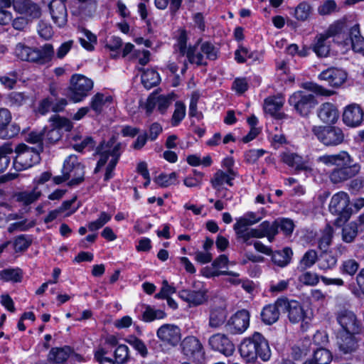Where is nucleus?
Masks as SVG:
<instances>
[{
	"mask_svg": "<svg viewBox=\"0 0 364 364\" xmlns=\"http://www.w3.org/2000/svg\"><path fill=\"white\" fill-rule=\"evenodd\" d=\"M364 113L361 107L356 104L347 106L343 112V122L348 127H355L361 124Z\"/></svg>",
	"mask_w": 364,
	"mask_h": 364,
	"instance_id": "obj_26",
	"label": "nucleus"
},
{
	"mask_svg": "<svg viewBox=\"0 0 364 364\" xmlns=\"http://www.w3.org/2000/svg\"><path fill=\"white\" fill-rule=\"evenodd\" d=\"M31 244V240L25 235L17 237L14 241V247L16 251H23Z\"/></svg>",
	"mask_w": 364,
	"mask_h": 364,
	"instance_id": "obj_64",
	"label": "nucleus"
},
{
	"mask_svg": "<svg viewBox=\"0 0 364 364\" xmlns=\"http://www.w3.org/2000/svg\"><path fill=\"white\" fill-rule=\"evenodd\" d=\"M291 255V250L286 247L282 251H277L272 253V259L277 266L284 267L290 262Z\"/></svg>",
	"mask_w": 364,
	"mask_h": 364,
	"instance_id": "obj_38",
	"label": "nucleus"
},
{
	"mask_svg": "<svg viewBox=\"0 0 364 364\" xmlns=\"http://www.w3.org/2000/svg\"><path fill=\"white\" fill-rule=\"evenodd\" d=\"M111 215L106 212H102L99 218L88 224V229L90 231H95L102 228L107 223L111 220Z\"/></svg>",
	"mask_w": 364,
	"mask_h": 364,
	"instance_id": "obj_56",
	"label": "nucleus"
},
{
	"mask_svg": "<svg viewBox=\"0 0 364 364\" xmlns=\"http://www.w3.org/2000/svg\"><path fill=\"white\" fill-rule=\"evenodd\" d=\"M311 6L305 2L300 3L295 9V17L299 21H305L309 16Z\"/></svg>",
	"mask_w": 364,
	"mask_h": 364,
	"instance_id": "obj_61",
	"label": "nucleus"
},
{
	"mask_svg": "<svg viewBox=\"0 0 364 364\" xmlns=\"http://www.w3.org/2000/svg\"><path fill=\"white\" fill-rule=\"evenodd\" d=\"M16 156L14 160V167L16 171L27 169L38 164L40 160L41 151L30 148L21 144L16 148Z\"/></svg>",
	"mask_w": 364,
	"mask_h": 364,
	"instance_id": "obj_10",
	"label": "nucleus"
},
{
	"mask_svg": "<svg viewBox=\"0 0 364 364\" xmlns=\"http://www.w3.org/2000/svg\"><path fill=\"white\" fill-rule=\"evenodd\" d=\"M337 22H344L347 25V28L340 36V38L341 37L343 39V45L345 46H350L355 52L363 51L364 38L360 35L359 24H353L346 19Z\"/></svg>",
	"mask_w": 364,
	"mask_h": 364,
	"instance_id": "obj_14",
	"label": "nucleus"
},
{
	"mask_svg": "<svg viewBox=\"0 0 364 364\" xmlns=\"http://www.w3.org/2000/svg\"><path fill=\"white\" fill-rule=\"evenodd\" d=\"M176 173L172 172L170 174H161L156 178V183L161 187H168L175 183Z\"/></svg>",
	"mask_w": 364,
	"mask_h": 364,
	"instance_id": "obj_62",
	"label": "nucleus"
},
{
	"mask_svg": "<svg viewBox=\"0 0 364 364\" xmlns=\"http://www.w3.org/2000/svg\"><path fill=\"white\" fill-rule=\"evenodd\" d=\"M112 97L109 96H105L102 93H97L95 95L90 101V108L97 114H99L102 112L103 107L107 102L111 101Z\"/></svg>",
	"mask_w": 364,
	"mask_h": 364,
	"instance_id": "obj_43",
	"label": "nucleus"
},
{
	"mask_svg": "<svg viewBox=\"0 0 364 364\" xmlns=\"http://www.w3.org/2000/svg\"><path fill=\"white\" fill-rule=\"evenodd\" d=\"M49 9L53 21L59 27L64 26L68 21L67 9L64 0H52Z\"/></svg>",
	"mask_w": 364,
	"mask_h": 364,
	"instance_id": "obj_25",
	"label": "nucleus"
},
{
	"mask_svg": "<svg viewBox=\"0 0 364 364\" xmlns=\"http://www.w3.org/2000/svg\"><path fill=\"white\" fill-rule=\"evenodd\" d=\"M242 223V221L235 223L234 225L233 228L237 235V239L245 243L247 245H251L252 244V239L253 237L251 235L249 228H245L246 224Z\"/></svg>",
	"mask_w": 364,
	"mask_h": 364,
	"instance_id": "obj_37",
	"label": "nucleus"
},
{
	"mask_svg": "<svg viewBox=\"0 0 364 364\" xmlns=\"http://www.w3.org/2000/svg\"><path fill=\"white\" fill-rule=\"evenodd\" d=\"M347 28L344 22H335L323 33L318 35L313 46L314 52L318 57H326L330 52V44L328 39L331 37H336V41L339 43L341 34Z\"/></svg>",
	"mask_w": 364,
	"mask_h": 364,
	"instance_id": "obj_5",
	"label": "nucleus"
},
{
	"mask_svg": "<svg viewBox=\"0 0 364 364\" xmlns=\"http://www.w3.org/2000/svg\"><path fill=\"white\" fill-rule=\"evenodd\" d=\"M114 355L115 362L117 364H124L127 363L130 358L129 348L124 344L119 345L115 348Z\"/></svg>",
	"mask_w": 364,
	"mask_h": 364,
	"instance_id": "obj_50",
	"label": "nucleus"
},
{
	"mask_svg": "<svg viewBox=\"0 0 364 364\" xmlns=\"http://www.w3.org/2000/svg\"><path fill=\"white\" fill-rule=\"evenodd\" d=\"M50 122V128H44L41 132H43V137L44 144L46 146L53 144L61 138L60 129L69 132L73 128L72 122L64 117L59 115H54L49 119Z\"/></svg>",
	"mask_w": 364,
	"mask_h": 364,
	"instance_id": "obj_9",
	"label": "nucleus"
},
{
	"mask_svg": "<svg viewBox=\"0 0 364 364\" xmlns=\"http://www.w3.org/2000/svg\"><path fill=\"white\" fill-rule=\"evenodd\" d=\"M80 33L82 36L79 37V41L81 46L88 51L93 50L97 43L96 36L85 28H82Z\"/></svg>",
	"mask_w": 364,
	"mask_h": 364,
	"instance_id": "obj_40",
	"label": "nucleus"
},
{
	"mask_svg": "<svg viewBox=\"0 0 364 364\" xmlns=\"http://www.w3.org/2000/svg\"><path fill=\"white\" fill-rule=\"evenodd\" d=\"M14 9L30 20L38 18L41 15L40 6L31 0H11Z\"/></svg>",
	"mask_w": 364,
	"mask_h": 364,
	"instance_id": "obj_21",
	"label": "nucleus"
},
{
	"mask_svg": "<svg viewBox=\"0 0 364 364\" xmlns=\"http://www.w3.org/2000/svg\"><path fill=\"white\" fill-rule=\"evenodd\" d=\"M289 104L295 112L301 117H307L317 105L315 97L306 91L299 90L294 92L289 98Z\"/></svg>",
	"mask_w": 364,
	"mask_h": 364,
	"instance_id": "obj_11",
	"label": "nucleus"
},
{
	"mask_svg": "<svg viewBox=\"0 0 364 364\" xmlns=\"http://www.w3.org/2000/svg\"><path fill=\"white\" fill-rule=\"evenodd\" d=\"M284 103V98L282 95L270 96L265 99L264 109L277 119H286L287 115L281 112L280 109Z\"/></svg>",
	"mask_w": 364,
	"mask_h": 364,
	"instance_id": "obj_24",
	"label": "nucleus"
},
{
	"mask_svg": "<svg viewBox=\"0 0 364 364\" xmlns=\"http://www.w3.org/2000/svg\"><path fill=\"white\" fill-rule=\"evenodd\" d=\"M360 267L359 263L354 259H347L342 262L340 266V272L343 274L353 276Z\"/></svg>",
	"mask_w": 364,
	"mask_h": 364,
	"instance_id": "obj_48",
	"label": "nucleus"
},
{
	"mask_svg": "<svg viewBox=\"0 0 364 364\" xmlns=\"http://www.w3.org/2000/svg\"><path fill=\"white\" fill-rule=\"evenodd\" d=\"M173 48V53L178 61L186 55L190 63H195L198 65L207 64L204 54L200 51V47L198 48L194 46L187 48V36L185 31L180 33Z\"/></svg>",
	"mask_w": 364,
	"mask_h": 364,
	"instance_id": "obj_6",
	"label": "nucleus"
},
{
	"mask_svg": "<svg viewBox=\"0 0 364 364\" xmlns=\"http://www.w3.org/2000/svg\"><path fill=\"white\" fill-rule=\"evenodd\" d=\"M54 54L53 47L50 43L45 44L41 49L30 47L23 43H18L14 50V55L23 61L44 64L48 62Z\"/></svg>",
	"mask_w": 364,
	"mask_h": 364,
	"instance_id": "obj_4",
	"label": "nucleus"
},
{
	"mask_svg": "<svg viewBox=\"0 0 364 364\" xmlns=\"http://www.w3.org/2000/svg\"><path fill=\"white\" fill-rule=\"evenodd\" d=\"M317 161L326 166H336L329 176L333 183L344 182L356 176L360 170V166L355 162L353 158L345 151H341L336 154L321 156Z\"/></svg>",
	"mask_w": 364,
	"mask_h": 364,
	"instance_id": "obj_1",
	"label": "nucleus"
},
{
	"mask_svg": "<svg viewBox=\"0 0 364 364\" xmlns=\"http://www.w3.org/2000/svg\"><path fill=\"white\" fill-rule=\"evenodd\" d=\"M166 314L161 309H155L150 306H145L141 314V320L144 322H151L156 319H163Z\"/></svg>",
	"mask_w": 364,
	"mask_h": 364,
	"instance_id": "obj_42",
	"label": "nucleus"
},
{
	"mask_svg": "<svg viewBox=\"0 0 364 364\" xmlns=\"http://www.w3.org/2000/svg\"><path fill=\"white\" fill-rule=\"evenodd\" d=\"M250 325V313L247 310L237 311L225 324L226 331L232 335L243 333Z\"/></svg>",
	"mask_w": 364,
	"mask_h": 364,
	"instance_id": "obj_16",
	"label": "nucleus"
},
{
	"mask_svg": "<svg viewBox=\"0 0 364 364\" xmlns=\"http://www.w3.org/2000/svg\"><path fill=\"white\" fill-rule=\"evenodd\" d=\"M314 360L316 364H329L332 360V355L328 350L319 348L314 352Z\"/></svg>",
	"mask_w": 364,
	"mask_h": 364,
	"instance_id": "obj_54",
	"label": "nucleus"
},
{
	"mask_svg": "<svg viewBox=\"0 0 364 364\" xmlns=\"http://www.w3.org/2000/svg\"><path fill=\"white\" fill-rule=\"evenodd\" d=\"M196 289H183L179 291V297L188 303L191 306H199L205 303L208 299L207 289L201 283L198 286L194 284Z\"/></svg>",
	"mask_w": 364,
	"mask_h": 364,
	"instance_id": "obj_19",
	"label": "nucleus"
},
{
	"mask_svg": "<svg viewBox=\"0 0 364 364\" xmlns=\"http://www.w3.org/2000/svg\"><path fill=\"white\" fill-rule=\"evenodd\" d=\"M235 176L236 173L233 170L226 171L218 170L211 178L210 183L215 189H219V188L224 184L232 186V181L235 179Z\"/></svg>",
	"mask_w": 364,
	"mask_h": 364,
	"instance_id": "obj_31",
	"label": "nucleus"
},
{
	"mask_svg": "<svg viewBox=\"0 0 364 364\" xmlns=\"http://www.w3.org/2000/svg\"><path fill=\"white\" fill-rule=\"evenodd\" d=\"M318 118L324 123H335L338 118V109L330 102L323 103L317 111Z\"/></svg>",
	"mask_w": 364,
	"mask_h": 364,
	"instance_id": "obj_30",
	"label": "nucleus"
},
{
	"mask_svg": "<svg viewBox=\"0 0 364 364\" xmlns=\"http://www.w3.org/2000/svg\"><path fill=\"white\" fill-rule=\"evenodd\" d=\"M160 81L159 75L152 69H148L141 75V82L145 88L149 90L156 86Z\"/></svg>",
	"mask_w": 364,
	"mask_h": 364,
	"instance_id": "obj_39",
	"label": "nucleus"
},
{
	"mask_svg": "<svg viewBox=\"0 0 364 364\" xmlns=\"http://www.w3.org/2000/svg\"><path fill=\"white\" fill-rule=\"evenodd\" d=\"M25 140L26 142L33 145V146H30V148L41 152L43 151L44 141L41 131H32L29 132L26 134Z\"/></svg>",
	"mask_w": 364,
	"mask_h": 364,
	"instance_id": "obj_41",
	"label": "nucleus"
},
{
	"mask_svg": "<svg viewBox=\"0 0 364 364\" xmlns=\"http://www.w3.org/2000/svg\"><path fill=\"white\" fill-rule=\"evenodd\" d=\"M281 160L287 166L293 168L296 171H311V168L308 161L304 160L299 154L290 151L284 152L281 154Z\"/></svg>",
	"mask_w": 364,
	"mask_h": 364,
	"instance_id": "obj_28",
	"label": "nucleus"
},
{
	"mask_svg": "<svg viewBox=\"0 0 364 364\" xmlns=\"http://www.w3.org/2000/svg\"><path fill=\"white\" fill-rule=\"evenodd\" d=\"M303 87L304 89L318 95L331 96L333 94V91L328 90L322 86L314 82H306L304 84Z\"/></svg>",
	"mask_w": 364,
	"mask_h": 364,
	"instance_id": "obj_58",
	"label": "nucleus"
},
{
	"mask_svg": "<svg viewBox=\"0 0 364 364\" xmlns=\"http://www.w3.org/2000/svg\"><path fill=\"white\" fill-rule=\"evenodd\" d=\"M186 116V106L181 102L178 101L175 104V110L171 118V124L173 127L178 126Z\"/></svg>",
	"mask_w": 364,
	"mask_h": 364,
	"instance_id": "obj_51",
	"label": "nucleus"
},
{
	"mask_svg": "<svg viewBox=\"0 0 364 364\" xmlns=\"http://www.w3.org/2000/svg\"><path fill=\"white\" fill-rule=\"evenodd\" d=\"M355 333L339 332L337 337V346L339 353L346 359H349L357 352L359 348Z\"/></svg>",
	"mask_w": 364,
	"mask_h": 364,
	"instance_id": "obj_17",
	"label": "nucleus"
},
{
	"mask_svg": "<svg viewBox=\"0 0 364 364\" xmlns=\"http://www.w3.org/2000/svg\"><path fill=\"white\" fill-rule=\"evenodd\" d=\"M336 319L343 328L342 332L358 333L360 331V323L355 315L350 311L341 310L337 314Z\"/></svg>",
	"mask_w": 364,
	"mask_h": 364,
	"instance_id": "obj_23",
	"label": "nucleus"
},
{
	"mask_svg": "<svg viewBox=\"0 0 364 364\" xmlns=\"http://www.w3.org/2000/svg\"><path fill=\"white\" fill-rule=\"evenodd\" d=\"M317 259V253L314 250H308L302 257L299 262L298 269L301 271L310 268L313 266Z\"/></svg>",
	"mask_w": 364,
	"mask_h": 364,
	"instance_id": "obj_46",
	"label": "nucleus"
},
{
	"mask_svg": "<svg viewBox=\"0 0 364 364\" xmlns=\"http://www.w3.org/2000/svg\"><path fill=\"white\" fill-rule=\"evenodd\" d=\"M183 353L188 358H193L199 354L202 350V345L199 340L194 336H188L181 343Z\"/></svg>",
	"mask_w": 364,
	"mask_h": 364,
	"instance_id": "obj_32",
	"label": "nucleus"
},
{
	"mask_svg": "<svg viewBox=\"0 0 364 364\" xmlns=\"http://www.w3.org/2000/svg\"><path fill=\"white\" fill-rule=\"evenodd\" d=\"M279 310L280 306L277 304V300L274 304L265 306L261 312L262 321L268 325L275 323L279 318Z\"/></svg>",
	"mask_w": 364,
	"mask_h": 364,
	"instance_id": "obj_34",
	"label": "nucleus"
},
{
	"mask_svg": "<svg viewBox=\"0 0 364 364\" xmlns=\"http://www.w3.org/2000/svg\"><path fill=\"white\" fill-rule=\"evenodd\" d=\"M12 116L11 112L4 107L0 108V135L4 138H12L21 131L20 127L16 124H11Z\"/></svg>",
	"mask_w": 364,
	"mask_h": 364,
	"instance_id": "obj_22",
	"label": "nucleus"
},
{
	"mask_svg": "<svg viewBox=\"0 0 364 364\" xmlns=\"http://www.w3.org/2000/svg\"><path fill=\"white\" fill-rule=\"evenodd\" d=\"M347 75L341 69L336 68H328L320 73L318 78L326 81L331 87H339L346 80Z\"/></svg>",
	"mask_w": 364,
	"mask_h": 364,
	"instance_id": "obj_27",
	"label": "nucleus"
},
{
	"mask_svg": "<svg viewBox=\"0 0 364 364\" xmlns=\"http://www.w3.org/2000/svg\"><path fill=\"white\" fill-rule=\"evenodd\" d=\"M156 336L161 342L172 346H176L181 338L179 327L169 323L159 327L156 331Z\"/></svg>",
	"mask_w": 364,
	"mask_h": 364,
	"instance_id": "obj_20",
	"label": "nucleus"
},
{
	"mask_svg": "<svg viewBox=\"0 0 364 364\" xmlns=\"http://www.w3.org/2000/svg\"><path fill=\"white\" fill-rule=\"evenodd\" d=\"M63 173L70 181L68 186H76L84 180V166L77 159V156L70 155L64 161Z\"/></svg>",
	"mask_w": 364,
	"mask_h": 364,
	"instance_id": "obj_15",
	"label": "nucleus"
},
{
	"mask_svg": "<svg viewBox=\"0 0 364 364\" xmlns=\"http://www.w3.org/2000/svg\"><path fill=\"white\" fill-rule=\"evenodd\" d=\"M155 97L157 110L161 114L165 113L168 107L175 100V95L173 93L167 95H161Z\"/></svg>",
	"mask_w": 364,
	"mask_h": 364,
	"instance_id": "obj_44",
	"label": "nucleus"
},
{
	"mask_svg": "<svg viewBox=\"0 0 364 364\" xmlns=\"http://www.w3.org/2000/svg\"><path fill=\"white\" fill-rule=\"evenodd\" d=\"M107 352L102 348H100L95 353V358L100 364H115L112 358L106 357Z\"/></svg>",
	"mask_w": 364,
	"mask_h": 364,
	"instance_id": "obj_63",
	"label": "nucleus"
},
{
	"mask_svg": "<svg viewBox=\"0 0 364 364\" xmlns=\"http://www.w3.org/2000/svg\"><path fill=\"white\" fill-rule=\"evenodd\" d=\"M93 86L92 79L81 74H74L70 80L68 96L73 102H80L89 95Z\"/></svg>",
	"mask_w": 364,
	"mask_h": 364,
	"instance_id": "obj_7",
	"label": "nucleus"
},
{
	"mask_svg": "<svg viewBox=\"0 0 364 364\" xmlns=\"http://www.w3.org/2000/svg\"><path fill=\"white\" fill-rule=\"evenodd\" d=\"M228 313L225 309L217 308L210 311L209 316V326L218 328L225 323Z\"/></svg>",
	"mask_w": 364,
	"mask_h": 364,
	"instance_id": "obj_36",
	"label": "nucleus"
},
{
	"mask_svg": "<svg viewBox=\"0 0 364 364\" xmlns=\"http://www.w3.org/2000/svg\"><path fill=\"white\" fill-rule=\"evenodd\" d=\"M73 353L69 346L53 348L48 355V360L53 363L60 364L66 361Z\"/></svg>",
	"mask_w": 364,
	"mask_h": 364,
	"instance_id": "obj_33",
	"label": "nucleus"
},
{
	"mask_svg": "<svg viewBox=\"0 0 364 364\" xmlns=\"http://www.w3.org/2000/svg\"><path fill=\"white\" fill-rule=\"evenodd\" d=\"M126 341L131 345L142 357H146L148 354L147 348L143 341L136 336H129Z\"/></svg>",
	"mask_w": 364,
	"mask_h": 364,
	"instance_id": "obj_55",
	"label": "nucleus"
},
{
	"mask_svg": "<svg viewBox=\"0 0 364 364\" xmlns=\"http://www.w3.org/2000/svg\"><path fill=\"white\" fill-rule=\"evenodd\" d=\"M277 304L280 309L287 314L289 321L293 323H307L310 320L308 311L305 310L303 305L296 300H289L287 298L277 299Z\"/></svg>",
	"mask_w": 364,
	"mask_h": 364,
	"instance_id": "obj_8",
	"label": "nucleus"
},
{
	"mask_svg": "<svg viewBox=\"0 0 364 364\" xmlns=\"http://www.w3.org/2000/svg\"><path fill=\"white\" fill-rule=\"evenodd\" d=\"M208 344L212 350L218 351L225 356H230L235 352V345L225 333H217L208 339Z\"/></svg>",
	"mask_w": 364,
	"mask_h": 364,
	"instance_id": "obj_18",
	"label": "nucleus"
},
{
	"mask_svg": "<svg viewBox=\"0 0 364 364\" xmlns=\"http://www.w3.org/2000/svg\"><path fill=\"white\" fill-rule=\"evenodd\" d=\"M312 132L318 140L326 146H335L341 144L344 140V134L337 127H314Z\"/></svg>",
	"mask_w": 364,
	"mask_h": 364,
	"instance_id": "obj_13",
	"label": "nucleus"
},
{
	"mask_svg": "<svg viewBox=\"0 0 364 364\" xmlns=\"http://www.w3.org/2000/svg\"><path fill=\"white\" fill-rule=\"evenodd\" d=\"M329 210L338 215L336 223H346L351 215L350 198L346 192L340 191L334 194L330 201Z\"/></svg>",
	"mask_w": 364,
	"mask_h": 364,
	"instance_id": "obj_12",
	"label": "nucleus"
},
{
	"mask_svg": "<svg viewBox=\"0 0 364 364\" xmlns=\"http://www.w3.org/2000/svg\"><path fill=\"white\" fill-rule=\"evenodd\" d=\"M0 279L4 282H20L22 272L18 269H6L0 272Z\"/></svg>",
	"mask_w": 364,
	"mask_h": 364,
	"instance_id": "obj_49",
	"label": "nucleus"
},
{
	"mask_svg": "<svg viewBox=\"0 0 364 364\" xmlns=\"http://www.w3.org/2000/svg\"><path fill=\"white\" fill-rule=\"evenodd\" d=\"M201 274L207 277H219L220 275H228L231 277H239L240 274L237 272H234L232 271H221V270H217L215 269L213 266L212 267H205L202 269Z\"/></svg>",
	"mask_w": 364,
	"mask_h": 364,
	"instance_id": "obj_52",
	"label": "nucleus"
},
{
	"mask_svg": "<svg viewBox=\"0 0 364 364\" xmlns=\"http://www.w3.org/2000/svg\"><path fill=\"white\" fill-rule=\"evenodd\" d=\"M336 257L332 255L326 254L322 256L318 264V268L324 271L332 269L336 265Z\"/></svg>",
	"mask_w": 364,
	"mask_h": 364,
	"instance_id": "obj_57",
	"label": "nucleus"
},
{
	"mask_svg": "<svg viewBox=\"0 0 364 364\" xmlns=\"http://www.w3.org/2000/svg\"><path fill=\"white\" fill-rule=\"evenodd\" d=\"M13 154V149L9 144L0 147V173L3 172L10 164L9 155Z\"/></svg>",
	"mask_w": 364,
	"mask_h": 364,
	"instance_id": "obj_47",
	"label": "nucleus"
},
{
	"mask_svg": "<svg viewBox=\"0 0 364 364\" xmlns=\"http://www.w3.org/2000/svg\"><path fill=\"white\" fill-rule=\"evenodd\" d=\"M200 51L205 55V58L214 60L218 58V50L210 43L204 42L200 45Z\"/></svg>",
	"mask_w": 364,
	"mask_h": 364,
	"instance_id": "obj_59",
	"label": "nucleus"
},
{
	"mask_svg": "<svg viewBox=\"0 0 364 364\" xmlns=\"http://www.w3.org/2000/svg\"><path fill=\"white\" fill-rule=\"evenodd\" d=\"M358 225L350 223L342 230V239L346 242H352L358 235Z\"/></svg>",
	"mask_w": 364,
	"mask_h": 364,
	"instance_id": "obj_53",
	"label": "nucleus"
},
{
	"mask_svg": "<svg viewBox=\"0 0 364 364\" xmlns=\"http://www.w3.org/2000/svg\"><path fill=\"white\" fill-rule=\"evenodd\" d=\"M319 279H321V277H319L317 274L311 272H305L299 277L300 282L309 286L316 285L319 282Z\"/></svg>",
	"mask_w": 364,
	"mask_h": 364,
	"instance_id": "obj_60",
	"label": "nucleus"
},
{
	"mask_svg": "<svg viewBox=\"0 0 364 364\" xmlns=\"http://www.w3.org/2000/svg\"><path fill=\"white\" fill-rule=\"evenodd\" d=\"M333 230V228L327 225L322 231V234L318 240V247L321 250L326 252L331 244Z\"/></svg>",
	"mask_w": 364,
	"mask_h": 364,
	"instance_id": "obj_45",
	"label": "nucleus"
},
{
	"mask_svg": "<svg viewBox=\"0 0 364 364\" xmlns=\"http://www.w3.org/2000/svg\"><path fill=\"white\" fill-rule=\"evenodd\" d=\"M41 195V192L38 190L37 187H35L31 191L16 193L14 195V198L16 201L28 205L38 200Z\"/></svg>",
	"mask_w": 364,
	"mask_h": 364,
	"instance_id": "obj_35",
	"label": "nucleus"
},
{
	"mask_svg": "<svg viewBox=\"0 0 364 364\" xmlns=\"http://www.w3.org/2000/svg\"><path fill=\"white\" fill-rule=\"evenodd\" d=\"M97 1L75 3L72 9V14L80 20H87L94 16L97 11Z\"/></svg>",
	"mask_w": 364,
	"mask_h": 364,
	"instance_id": "obj_29",
	"label": "nucleus"
},
{
	"mask_svg": "<svg viewBox=\"0 0 364 364\" xmlns=\"http://www.w3.org/2000/svg\"><path fill=\"white\" fill-rule=\"evenodd\" d=\"M121 143L117 142L114 136L107 141H102L96 149V154L99 156L95 173L107 163L105 174V181H109L114 176V170L121 156Z\"/></svg>",
	"mask_w": 364,
	"mask_h": 364,
	"instance_id": "obj_2",
	"label": "nucleus"
},
{
	"mask_svg": "<svg viewBox=\"0 0 364 364\" xmlns=\"http://www.w3.org/2000/svg\"><path fill=\"white\" fill-rule=\"evenodd\" d=\"M239 351L241 356L248 362H253L257 358L267 362L272 355L267 340L258 332L244 338L240 345Z\"/></svg>",
	"mask_w": 364,
	"mask_h": 364,
	"instance_id": "obj_3",
	"label": "nucleus"
}]
</instances>
